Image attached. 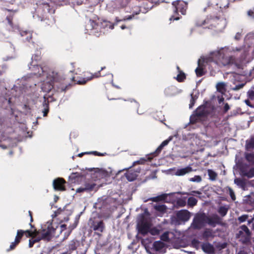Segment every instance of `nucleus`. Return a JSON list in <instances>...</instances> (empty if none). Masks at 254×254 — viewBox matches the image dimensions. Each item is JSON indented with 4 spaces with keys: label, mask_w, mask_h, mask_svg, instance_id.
<instances>
[{
    "label": "nucleus",
    "mask_w": 254,
    "mask_h": 254,
    "mask_svg": "<svg viewBox=\"0 0 254 254\" xmlns=\"http://www.w3.org/2000/svg\"><path fill=\"white\" fill-rule=\"evenodd\" d=\"M245 103L247 105L249 106V107H252L253 106L251 105V103L249 100L247 99L245 101Z\"/></svg>",
    "instance_id": "obj_60"
},
{
    "label": "nucleus",
    "mask_w": 254,
    "mask_h": 254,
    "mask_svg": "<svg viewBox=\"0 0 254 254\" xmlns=\"http://www.w3.org/2000/svg\"><path fill=\"white\" fill-rule=\"evenodd\" d=\"M152 235H158L160 233V231L156 227L150 228L149 232Z\"/></svg>",
    "instance_id": "obj_40"
},
{
    "label": "nucleus",
    "mask_w": 254,
    "mask_h": 254,
    "mask_svg": "<svg viewBox=\"0 0 254 254\" xmlns=\"http://www.w3.org/2000/svg\"><path fill=\"white\" fill-rule=\"evenodd\" d=\"M24 235L23 230H17L14 241V242L11 243L9 248L7 250V251L9 252L15 249L17 246H18L21 241L22 237L24 236Z\"/></svg>",
    "instance_id": "obj_12"
},
{
    "label": "nucleus",
    "mask_w": 254,
    "mask_h": 254,
    "mask_svg": "<svg viewBox=\"0 0 254 254\" xmlns=\"http://www.w3.org/2000/svg\"><path fill=\"white\" fill-rule=\"evenodd\" d=\"M87 30H89L90 35H92L97 37H99L102 33H103L98 22L94 20H90L89 29H87Z\"/></svg>",
    "instance_id": "obj_10"
},
{
    "label": "nucleus",
    "mask_w": 254,
    "mask_h": 254,
    "mask_svg": "<svg viewBox=\"0 0 254 254\" xmlns=\"http://www.w3.org/2000/svg\"><path fill=\"white\" fill-rule=\"evenodd\" d=\"M48 77L51 81L49 87V91L54 89L56 86L57 87L58 92L65 91L67 88V83L65 81V78L64 77L61 76L59 73L54 71L49 73Z\"/></svg>",
    "instance_id": "obj_3"
},
{
    "label": "nucleus",
    "mask_w": 254,
    "mask_h": 254,
    "mask_svg": "<svg viewBox=\"0 0 254 254\" xmlns=\"http://www.w3.org/2000/svg\"><path fill=\"white\" fill-rule=\"evenodd\" d=\"M207 172L209 176V179L211 181H215L217 177V173L211 169H208Z\"/></svg>",
    "instance_id": "obj_33"
},
{
    "label": "nucleus",
    "mask_w": 254,
    "mask_h": 254,
    "mask_svg": "<svg viewBox=\"0 0 254 254\" xmlns=\"http://www.w3.org/2000/svg\"><path fill=\"white\" fill-rule=\"evenodd\" d=\"M248 15L250 16H253L254 18V12L252 10H249L248 12Z\"/></svg>",
    "instance_id": "obj_58"
},
{
    "label": "nucleus",
    "mask_w": 254,
    "mask_h": 254,
    "mask_svg": "<svg viewBox=\"0 0 254 254\" xmlns=\"http://www.w3.org/2000/svg\"><path fill=\"white\" fill-rule=\"evenodd\" d=\"M40 231L35 229L34 230H24V235H25L27 238H35L39 235Z\"/></svg>",
    "instance_id": "obj_24"
},
{
    "label": "nucleus",
    "mask_w": 254,
    "mask_h": 254,
    "mask_svg": "<svg viewBox=\"0 0 254 254\" xmlns=\"http://www.w3.org/2000/svg\"><path fill=\"white\" fill-rule=\"evenodd\" d=\"M230 109V107L229 104L226 103L225 104L224 108H223V112L224 113H226L228 112V111Z\"/></svg>",
    "instance_id": "obj_52"
},
{
    "label": "nucleus",
    "mask_w": 254,
    "mask_h": 254,
    "mask_svg": "<svg viewBox=\"0 0 254 254\" xmlns=\"http://www.w3.org/2000/svg\"><path fill=\"white\" fill-rule=\"evenodd\" d=\"M90 228L95 231V235L101 237V233L105 229V225L103 220L94 221L91 223Z\"/></svg>",
    "instance_id": "obj_11"
},
{
    "label": "nucleus",
    "mask_w": 254,
    "mask_h": 254,
    "mask_svg": "<svg viewBox=\"0 0 254 254\" xmlns=\"http://www.w3.org/2000/svg\"><path fill=\"white\" fill-rule=\"evenodd\" d=\"M201 249L204 252L208 254H213L215 252L213 246L209 243H203L201 245Z\"/></svg>",
    "instance_id": "obj_17"
},
{
    "label": "nucleus",
    "mask_w": 254,
    "mask_h": 254,
    "mask_svg": "<svg viewBox=\"0 0 254 254\" xmlns=\"http://www.w3.org/2000/svg\"><path fill=\"white\" fill-rule=\"evenodd\" d=\"M240 230L237 234V238L240 239V241L243 244H247L251 240V233L248 227L243 225L240 227Z\"/></svg>",
    "instance_id": "obj_7"
},
{
    "label": "nucleus",
    "mask_w": 254,
    "mask_h": 254,
    "mask_svg": "<svg viewBox=\"0 0 254 254\" xmlns=\"http://www.w3.org/2000/svg\"><path fill=\"white\" fill-rule=\"evenodd\" d=\"M140 171H133L132 170L127 171L125 174V176L127 179L130 182L135 180L137 177V173H139Z\"/></svg>",
    "instance_id": "obj_18"
},
{
    "label": "nucleus",
    "mask_w": 254,
    "mask_h": 254,
    "mask_svg": "<svg viewBox=\"0 0 254 254\" xmlns=\"http://www.w3.org/2000/svg\"><path fill=\"white\" fill-rule=\"evenodd\" d=\"M161 239L164 241H168L169 240L168 233L165 232L161 236Z\"/></svg>",
    "instance_id": "obj_49"
},
{
    "label": "nucleus",
    "mask_w": 254,
    "mask_h": 254,
    "mask_svg": "<svg viewBox=\"0 0 254 254\" xmlns=\"http://www.w3.org/2000/svg\"><path fill=\"white\" fill-rule=\"evenodd\" d=\"M137 227L138 233L144 236L148 233L150 224L148 222L142 220L137 224Z\"/></svg>",
    "instance_id": "obj_15"
},
{
    "label": "nucleus",
    "mask_w": 254,
    "mask_h": 254,
    "mask_svg": "<svg viewBox=\"0 0 254 254\" xmlns=\"http://www.w3.org/2000/svg\"><path fill=\"white\" fill-rule=\"evenodd\" d=\"M137 13H136L135 14H137ZM135 15V14H132V15H128V16H126L123 19V20L124 21H125V20H131V19H132V18Z\"/></svg>",
    "instance_id": "obj_51"
},
{
    "label": "nucleus",
    "mask_w": 254,
    "mask_h": 254,
    "mask_svg": "<svg viewBox=\"0 0 254 254\" xmlns=\"http://www.w3.org/2000/svg\"><path fill=\"white\" fill-rule=\"evenodd\" d=\"M66 181L62 178H58L53 181V187L55 190L58 191H64L66 190L65 184Z\"/></svg>",
    "instance_id": "obj_14"
},
{
    "label": "nucleus",
    "mask_w": 254,
    "mask_h": 254,
    "mask_svg": "<svg viewBox=\"0 0 254 254\" xmlns=\"http://www.w3.org/2000/svg\"><path fill=\"white\" fill-rule=\"evenodd\" d=\"M246 148L247 149H254V140L252 139L249 142H247Z\"/></svg>",
    "instance_id": "obj_43"
},
{
    "label": "nucleus",
    "mask_w": 254,
    "mask_h": 254,
    "mask_svg": "<svg viewBox=\"0 0 254 254\" xmlns=\"http://www.w3.org/2000/svg\"><path fill=\"white\" fill-rule=\"evenodd\" d=\"M237 254H248V253L244 250H241Z\"/></svg>",
    "instance_id": "obj_61"
},
{
    "label": "nucleus",
    "mask_w": 254,
    "mask_h": 254,
    "mask_svg": "<svg viewBox=\"0 0 254 254\" xmlns=\"http://www.w3.org/2000/svg\"><path fill=\"white\" fill-rule=\"evenodd\" d=\"M79 245V242L75 239L70 241L67 246L68 252L71 253L73 251L76 250Z\"/></svg>",
    "instance_id": "obj_20"
},
{
    "label": "nucleus",
    "mask_w": 254,
    "mask_h": 254,
    "mask_svg": "<svg viewBox=\"0 0 254 254\" xmlns=\"http://www.w3.org/2000/svg\"><path fill=\"white\" fill-rule=\"evenodd\" d=\"M202 180L201 177L198 175H195L190 179V181L193 182H200Z\"/></svg>",
    "instance_id": "obj_44"
},
{
    "label": "nucleus",
    "mask_w": 254,
    "mask_h": 254,
    "mask_svg": "<svg viewBox=\"0 0 254 254\" xmlns=\"http://www.w3.org/2000/svg\"><path fill=\"white\" fill-rule=\"evenodd\" d=\"M147 160L145 159H141L139 161H137L136 162H134L133 164V166H134L136 163L137 164H143L145 162H146Z\"/></svg>",
    "instance_id": "obj_53"
},
{
    "label": "nucleus",
    "mask_w": 254,
    "mask_h": 254,
    "mask_svg": "<svg viewBox=\"0 0 254 254\" xmlns=\"http://www.w3.org/2000/svg\"><path fill=\"white\" fill-rule=\"evenodd\" d=\"M40 56H39V55H37V54H35V55H34L32 56V60H33V59H34V60H36V61L39 60H40Z\"/></svg>",
    "instance_id": "obj_57"
},
{
    "label": "nucleus",
    "mask_w": 254,
    "mask_h": 254,
    "mask_svg": "<svg viewBox=\"0 0 254 254\" xmlns=\"http://www.w3.org/2000/svg\"><path fill=\"white\" fill-rule=\"evenodd\" d=\"M247 95L249 99L252 100H254V91L252 90L248 91Z\"/></svg>",
    "instance_id": "obj_48"
},
{
    "label": "nucleus",
    "mask_w": 254,
    "mask_h": 254,
    "mask_svg": "<svg viewBox=\"0 0 254 254\" xmlns=\"http://www.w3.org/2000/svg\"><path fill=\"white\" fill-rule=\"evenodd\" d=\"M228 208L225 206H220L218 209V212L222 217L225 216L228 212Z\"/></svg>",
    "instance_id": "obj_36"
},
{
    "label": "nucleus",
    "mask_w": 254,
    "mask_h": 254,
    "mask_svg": "<svg viewBox=\"0 0 254 254\" xmlns=\"http://www.w3.org/2000/svg\"><path fill=\"white\" fill-rule=\"evenodd\" d=\"M43 106L44 107L43 111V116L46 117L49 112V101H48L45 97H44V101L43 103Z\"/></svg>",
    "instance_id": "obj_29"
},
{
    "label": "nucleus",
    "mask_w": 254,
    "mask_h": 254,
    "mask_svg": "<svg viewBox=\"0 0 254 254\" xmlns=\"http://www.w3.org/2000/svg\"><path fill=\"white\" fill-rule=\"evenodd\" d=\"M186 78V74L182 71L178 72V74L176 77V79L179 82L184 81Z\"/></svg>",
    "instance_id": "obj_32"
},
{
    "label": "nucleus",
    "mask_w": 254,
    "mask_h": 254,
    "mask_svg": "<svg viewBox=\"0 0 254 254\" xmlns=\"http://www.w3.org/2000/svg\"><path fill=\"white\" fill-rule=\"evenodd\" d=\"M2 9L3 10H6V11H9V12H13V13H16L17 11V10L10 9H8V8H2Z\"/></svg>",
    "instance_id": "obj_59"
},
{
    "label": "nucleus",
    "mask_w": 254,
    "mask_h": 254,
    "mask_svg": "<svg viewBox=\"0 0 254 254\" xmlns=\"http://www.w3.org/2000/svg\"><path fill=\"white\" fill-rule=\"evenodd\" d=\"M172 6L173 7L174 14L172 15L169 20L171 21L178 20L180 19L179 16H177L178 15L179 12L183 15L186 14V10L188 8V3L180 0H177L172 2Z\"/></svg>",
    "instance_id": "obj_5"
},
{
    "label": "nucleus",
    "mask_w": 254,
    "mask_h": 254,
    "mask_svg": "<svg viewBox=\"0 0 254 254\" xmlns=\"http://www.w3.org/2000/svg\"><path fill=\"white\" fill-rule=\"evenodd\" d=\"M219 19V18L217 16L210 15L202 21H197L196 24L198 26H204L205 28L211 29L216 27V24H218L217 22Z\"/></svg>",
    "instance_id": "obj_6"
},
{
    "label": "nucleus",
    "mask_w": 254,
    "mask_h": 254,
    "mask_svg": "<svg viewBox=\"0 0 254 254\" xmlns=\"http://www.w3.org/2000/svg\"><path fill=\"white\" fill-rule=\"evenodd\" d=\"M89 153L91 154H94L95 155H97V156H101L103 155L102 154H101V153L98 152L97 151L90 152H89Z\"/></svg>",
    "instance_id": "obj_56"
},
{
    "label": "nucleus",
    "mask_w": 254,
    "mask_h": 254,
    "mask_svg": "<svg viewBox=\"0 0 254 254\" xmlns=\"http://www.w3.org/2000/svg\"><path fill=\"white\" fill-rule=\"evenodd\" d=\"M226 190H227V192L229 193L231 199L234 201L235 200L236 198L234 191H233L232 189L230 187H228L226 188Z\"/></svg>",
    "instance_id": "obj_37"
},
{
    "label": "nucleus",
    "mask_w": 254,
    "mask_h": 254,
    "mask_svg": "<svg viewBox=\"0 0 254 254\" xmlns=\"http://www.w3.org/2000/svg\"><path fill=\"white\" fill-rule=\"evenodd\" d=\"M89 154V152H84V153H79L78 154V157H82L84 154Z\"/></svg>",
    "instance_id": "obj_62"
},
{
    "label": "nucleus",
    "mask_w": 254,
    "mask_h": 254,
    "mask_svg": "<svg viewBox=\"0 0 254 254\" xmlns=\"http://www.w3.org/2000/svg\"><path fill=\"white\" fill-rule=\"evenodd\" d=\"M96 184L94 183H85L84 188L86 191H91L94 190H97V188L95 189Z\"/></svg>",
    "instance_id": "obj_28"
},
{
    "label": "nucleus",
    "mask_w": 254,
    "mask_h": 254,
    "mask_svg": "<svg viewBox=\"0 0 254 254\" xmlns=\"http://www.w3.org/2000/svg\"><path fill=\"white\" fill-rule=\"evenodd\" d=\"M166 198V194H161L150 198V200L154 202H158L164 200Z\"/></svg>",
    "instance_id": "obj_34"
},
{
    "label": "nucleus",
    "mask_w": 254,
    "mask_h": 254,
    "mask_svg": "<svg viewBox=\"0 0 254 254\" xmlns=\"http://www.w3.org/2000/svg\"><path fill=\"white\" fill-rule=\"evenodd\" d=\"M192 171V169L190 166H187L184 168L178 169L176 172L175 175L176 176H184L187 174H188Z\"/></svg>",
    "instance_id": "obj_21"
},
{
    "label": "nucleus",
    "mask_w": 254,
    "mask_h": 254,
    "mask_svg": "<svg viewBox=\"0 0 254 254\" xmlns=\"http://www.w3.org/2000/svg\"><path fill=\"white\" fill-rule=\"evenodd\" d=\"M215 109L210 101H204L203 104L198 106L190 116V123L195 124L205 121L209 116L212 115Z\"/></svg>",
    "instance_id": "obj_2"
},
{
    "label": "nucleus",
    "mask_w": 254,
    "mask_h": 254,
    "mask_svg": "<svg viewBox=\"0 0 254 254\" xmlns=\"http://www.w3.org/2000/svg\"><path fill=\"white\" fill-rule=\"evenodd\" d=\"M248 218V215H243L238 217V220L240 223H242L245 222L246 220Z\"/></svg>",
    "instance_id": "obj_45"
},
{
    "label": "nucleus",
    "mask_w": 254,
    "mask_h": 254,
    "mask_svg": "<svg viewBox=\"0 0 254 254\" xmlns=\"http://www.w3.org/2000/svg\"><path fill=\"white\" fill-rule=\"evenodd\" d=\"M97 22L101 27L102 30L106 28L113 29L114 28V25L110 21L107 20H103L101 21L98 20Z\"/></svg>",
    "instance_id": "obj_23"
},
{
    "label": "nucleus",
    "mask_w": 254,
    "mask_h": 254,
    "mask_svg": "<svg viewBox=\"0 0 254 254\" xmlns=\"http://www.w3.org/2000/svg\"><path fill=\"white\" fill-rule=\"evenodd\" d=\"M195 72L197 77H201L204 75L206 73L203 65L200 64L199 61L198 62V66L195 70Z\"/></svg>",
    "instance_id": "obj_25"
},
{
    "label": "nucleus",
    "mask_w": 254,
    "mask_h": 254,
    "mask_svg": "<svg viewBox=\"0 0 254 254\" xmlns=\"http://www.w3.org/2000/svg\"><path fill=\"white\" fill-rule=\"evenodd\" d=\"M35 244V243L34 240H33V239H31L29 240V247L30 248H32Z\"/></svg>",
    "instance_id": "obj_54"
},
{
    "label": "nucleus",
    "mask_w": 254,
    "mask_h": 254,
    "mask_svg": "<svg viewBox=\"0 0 254 254\" xmlns=\"http://www.w3.org/2000/svg\"><path fill=\"white\" fill-rule=\"evenodd\" d=\"M197 98V97L196 96H194L193 94H191V99L190 100V104L189 105L190 108H192L194 106L195 101Z\"/></svg>",
    "instance_id": "obj_42"
},
{
    "label": "nucleus",
    "mask_w": 254,
    "mask_h": 254,
    "mask_svg": "<svg viewBox=\"0 0 254 254\" xmlns=\"http://www.w3.org/2000/svg\"><path fill=\"white\" fill-rule=\"evenodd\" d=\"M121 28L122 29L124 30V29H125L127 28V27L125 25H122L121 26Z\"/></svg>",
    "instance_id": "obj_64"
},
{
    "label": "nucleus",
    "mask_w": 254,
    "mask_h": 254,
    "mask_svg": "<svg viewBox=\"0 0 254 254\" xmlns=\"http://www.w3.org/2000/svg\"><path fill=\"white\" fill-rule=\"evenodd\" d=\"M217 90L220 93H224L226 91V84L224 82H219L216 85Z\"/></svg>",
    "instance_id": "obj_30"
},
{
    "label": "nucleus",
    "mask_w": 254,
    "mask_h": 254,
    "mask_svg": "<svg viewBox=\"0 0 254 254\" xmlns=\"http://www.w3.org/2000/svg\"><path fill=\"white\" fill-rule=\"evenodd\" d=\"M172 137L170 136L169 138L163 141L161 144L157 147L156 150L152 153L154 156H157L162 151L164 146L168 145L169 142L172 140Z\"/></svg>",
    "instance_id": "obj_19"
},
{
    "label": "nucleus",
    "mask_w": 254,
    "mask_h": 254,
    "mask_svg": "<svg viewBox=\"0 0 254 254\" xmlns=\"http://www.w3.org/2000/svg\"><path fill=\"white\" fill-rule=\"evenodd\" d=\"M206 215L205 213L196 214L191 223V227L194 229H200L205 224Z\"/></svg>",
    "instance_id": "obj_9"
},
{
    "label": "nucleus",
    "mask_w": 254,
    "mask_h": 254,
    "mask_svg": "<svg viewBox=\"0 0 254 254\" xmlns=\"http://www.w3.org/2000/svg\"><path fill=\"white\" fill-rule=\"evenodd\" d=\"M13 17V15H9L7 16L6 18L8 24L11 26H13V22H12Z\"/></svg>",
    "instance_id": "obj_46"
},
{
    "label": "nucleus",
    "mask_w": 254,
    "mask_h": 254,
    "mask_svg": "<svg viewBox=\"0 0 254 254\" xmlns=\"http://www.w3.org/2000/svg\"><path fill=\"white\" fill-rule=\"evenodd\" d=\"M205 223L212 227H215L216 225L222 224V219L217 214H213L211 216L206 215Z\"/></svg>",
    "instance_id": "obj_13"
},
{
    "label": "nucleus",
    "mask_w": 254,
    "mask_h": 254,
    "mask_svg": "<svg viewBox=\"0 0 254 254\" xmlns=\"http://www.w3.org/2000/svg\"><path fill=\"white\" fill-rule=\"evenodd\" d=\"M245 85V83H241L239 84L238 85H236L235 87L232 88V90L234 91H237L238 90L241 88H242L244 85Z\"/></svg>",
    "instance_id": "obj_47"
},
{
    "label": "nucleus",
    "mask_w": 254,
    "mask_h": 254,
    "mask_svg": "<svg viewBox=\"0 0 254 254\" xmlns=\"http://www.w3.org/2000/svg\"><path fill=\"white\" fill-rule=\"evenodd\" d=\"M106 69V67L104 66L101 67V69L100 71H98L94 74L91 73V75L89 77H87L86 80L83 79L82 80H79L77 81V84H84L86 83L87 81H89L93 78H98L101 76H108L109 77V78L113 81V75L110 73L109 71L107 72H103V70Z\"/></svg>",
    "instance_id": "obj_8"
},
{
    "label": "nucleus",
    "mask_w": 254,
    "mask_h": 254,
    "mask_svg": "<svg viewBox=\"0 0 254 254\" xmlns=\"http://www.w3.org/2000/svg\"><path fill=\"white\" fill-rule=\"evenodd\" d=\"M86 191L84 187H80L76 190L77 192H82Z\"/></svg>",
    "instance_id": "obj_55"
},
{
    "label": "nucleus",
    "mask_w": 254,
    "mask_h": 254,
    "mask_svg": "<svg viewBox=\"0 0 254 254\" xmlns=\"http://www.w3.org/2000/svg\"><path fill=\"white\" fill-rule=\"evenodd\" d=\"M20 34L24 38L23 40L30 42L32 39V34L30 31H23L20 32Z\"/></svg>",
    "instance_id": "obj_26"
},
{
    "label": "nucleus",
    "mask_w": 254,
    "mask_h": 254,
    "mask_svg": "<svg viewBox=\"0 0 254 254\" xmlns=\"http://www.w3.org/2000/svg\"><path fill=\"white\" fill-rule=\"evenodd\" d=\"M186 204V201L183 198H179L176 201V205L179 207H184Z\"/></svg>",
    "instance_id": "obj_39"
},
{
    "label": "nucleus",
    "mask_w": 254,
    "mask_h": 254,
    "mask_svg": "<svg viewBox=\"0 0 254 254\" xmlns=\"http://www.w3.org/2000/svg\"><path fill=\"white\" fill-rule=\"evenodd\" d=\"M66 225H65V224H63V225H61V227H62V230H63L64 229H65L66 228Z\"/></svg>",
    "instance_id": "obj_63"
},
{
    "label": "nucleus",
    "mask_w": 254,
    "mask_h": 254,
    "mask_svg": "<svg viewBox=\"0 0 254 254\" xmlns=\"http://www.w3.org/2000/svg\"><path fill=\"white\" fill-rule=\"evenodd\" d=\"M28 213H29V215L30 217V223L29 225H30L31 228L32 229V228H34V226L32 224V222L33 221V216H32V212L31 211L29 210L28 211Z\"/></svg>",
    "instance_id": "obj_50"
},
{
    "label": "nucleus",
    "mask_w": 254,
    "mask_h": 254,
    "mask_svg": "<svg viewBox=\"0 0 254 254\" xmlns=\"http://www.w3.org/2000/svg\"><path fill=\"white\" fill-rule=\"evenodd\" d=\"M208 62H214L219 66L235 65L239 67L235 58L230 55L228 49L222 48L219 50L214 51L207 59Z\"/></svg>",
    "instance_id": "obj_1"
},
{
    "label": "nucleus",
    "mask_w": 254,
    "mask_h": 254,
    "mask_svg": "<svg viewBox=\"0 0 254 254\" xmlns=\"http://www.w3.org/2000/svg\"><path fill=\"white\" fill-rule=\"evenodd\" d=\"M246 159L249 162L254 163V154L252 153L247 154Z\"/></svg>",
    "instance_id": "obj_41"
},
{
    "label": "nucleus",
    "mask_w": 254,
    "mask_h": 254,
    "mask_svg": "<svg viewBox=\"0 0 254 254\" xmlns=\"http://www.w3.org/2000/svg\"><path fill=\"white\" fill-rule=\"evenodd\" d=\"M154 209L161 214H164L166 212L167 207L164 204L156 205L154 206Z\"/></svg>",
    "instance_id": "obj_31"
},
{
    "label": "nucleus",
    "mask_w": 254,
    "mask_h": 254,
    "mask_svg": "<svg viewBox=\"0 0 254 254\" xmlns=\"http://www.w3.org/2000/svg\"><path fill=\"white\" fill-rule=\"evenodd\" d=\"M197 202V200L194 197H190L188 199V205L193 207L195 206Z\"/></svg>",
    "instance_id": "obj_35"
},
{
    "label": "nucleus",
    "mask_w": 254,
    "mask_h": 254,
    "mask_svg": "<svg viewBox=\"0 0 254 254\" xmlns=\"http://www.w3.org/2000/svg\"><path fill=\"white\" fill-rule=\"evenodd\" d=\"M40 231L39 235L32 238L35 243H38L41 240H50L53 234L55 233L56 229L54 228L51 223L47 222L46 224L42 226Z\"/></svg>",
    "instance_id": "obj_4"
},
{
    "label": "nucleus",
    "mask_w": 254,
    "mask_h": 254,
    "mask_svg": "<svg viewBox=\"0 0 254 254\" xmlns=\"http://www.w3.org/2000/svg\"><path fill=\"white\" fill-rule=\"evenodd\" d=\"M177 219L182 222L188 221L190 217V212L186 209L178 211L176 213Z\"/></svg>",
    "instance_id": "obj_16"
},
{
    "label": "nucleus",
    "mask_w": 254,
    "mask_h": 254,
    "mask_svg": "<svg viewBox=\"0 0 254 254\" xmlns=\"http://www.w3.org/2000/svg\"><path fill=\"white\" fill-rule=\"evenodd\" d=\"M165 247L164 243L160 241H155L153 244V248L156 251H160Z\"/></svg>",
    "instance_id": "obj_27"
},
{
    "label": "nucleus",
    "mask_w": 254,
    "mask_h": 254,
    "mask_svg": "<svg viewBox=\"0 0 254 254\" xmlns=\"http://www.w3.org/2000/svg\"><path fill=\"white\" fill-rule=\"evenodd\" d=\"M244 175L248 178L254 177V168H251L248 172H245Z\"/></svg>",
    "instance_id": "obj_38"
},
{
    "label": "nucleus",
    "mask_w": 254,
    "mask_h": 254,
    "mask_svg": "<svg viewBox=\"0 0 254 254\" xmlns=\"http://www.w3.org/2000/svg\"><path fill=\"white\" fill-rule=\"evenodd\" d=\"M202 237L205 240H208L210 238H213L214 237L213 230L209 228H206L202 234Z\"/></svg>",
    "instance_id": "obj_22"
}]
</instances>
